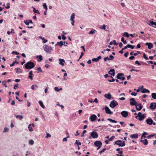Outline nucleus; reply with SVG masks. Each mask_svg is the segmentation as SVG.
Segmentation results:
<instances>
[{
  "label": "nucleus",
  "mask_w": 156,
  "mask_h": 156,
  "mask_svg": "<svg viewBox=\"0 0 156 156\" xmlns=\"http://www.w3.org/2000/svg\"><path fill=\"white\" fill-rule=\"evenodd\" d=\"M29 143L30 144L33 145L34 144V141L32 140H31L29 141Z\"/></svg>",
  "instance_id": "nucleus-40"
},
{
  "label": "nucleus",
  "mask_w": 156,
  "mask_h": 156,
  "mask_svg": "<svg viewBox=\"0 0 156 156\" xmlns=\"http://www.w3.org/2000/svg\"><path fill=\"white\" fill-rule=\"evenodd\" d=\"M75 18V14L73 13L70 17V20L72 21L71 24L73 26L74 25V23L75 22L74 19Z\"/></svg>",
  "instance_id": "nucleus-8"
},
{
  "label": "nucleus",
  "mask_w": 156,
  "mask_h": 156,
  "mask_svg": "<svg viewBox=\"0 0 156 156\" xmlns=\"http://www.w3.org/2000/svg\"><path fill=\"white\" fill-rule=\"evenodd\" d=\"M84 55V53L83 52L81 53V55L79 57V59L78 60V61H79L80 60V59L82 58V57L83 56V55Z\"/></svg>",
  "instance_id": "nucleus-49"
},
{
  "label": "nucleus",
  "mask_w": 156,
  "mask_h": 156,
  "mask_svg": "<svg viewBox=\"0 0 156 156\" xmlns=\"http://www.w3.org/2000/svg\"><path fill=\"white\" fill-rule=\"evenodd\" d=\"M32 8H33V11L34 12V13H37L38 14H40V13L38 12V11H39L38 10H36L35 8H34L33 7H32Z\"/></svg>",
  "instance_id": "nucleus-33"
},
{
  "label": "nucleus",
  "mask_w": 156,
  "mask_h": 156,
  "mask_svg": "<svg viewBox=\"0 0 156 156\" xmlns=\"http://www.w3.org/2000/svg\"><path fill=\"white\" fill-rule=\"evenodd\" d=\"M145 118V116L144 115H141L139 116V118L138 119L139 121H142Z\"/></svg>",
  "instance_id": "nucleus-21"
},
{
  "label": "nucleus",
  "mask_w": 156,
  "mask_h": 156,
  "mask_svg": "<svg viewBox=\"0 0 156 156\" xmlns=\"http://www.w3.org/2000/svg\"><path fill=\"white\" fill-rule=\"evenodd\" d=\"M143 56L144 58L146 60H147L148 59V58H147L146 56V54L145 53L143 54Z\"/></svg>",
  "instance_id": "nucleus-44"
},
{
  "label": "nucleus",
  "mask_w": 156,
  "mask_h": 156,
  "mask_svg": "<svg viewBox=\"0 0 156 156\" xmlns=\"http://www.w3.org/2000/svg\"><path fill=\"white\" fill-rule=\"evenodd\" d=\"M106 150V148H104L101 151H100L99 152V153L101 154L102 153L104 152L105 150Z\"/></svg>",
  "instance_id": "nucleus-45"
},
{
  "label": "nucleus",
  "mask_w": 156,
  "mask_h": 156,
  "mask_svg": "<svg viewBox=\"0 0 156 156\" xmlns=\"http://www.w3.org/2000/svg\"><path fill=\"white\" fill-rule=\"evenodd\" d=\"M119 99L120 100L123 101L125 99V98L123 97L122 98H119Z\"/></svg>",
  "instance_id": "nucleus-61"
},
{
  "label": "nucleus",
  "mask_w": 156,
  "mask_h": 156,
  "mask_svg": "<svg viewBox=\"0 0 156 156\" xmlns=\"http://www.w3.org/2000/svg\"><path fill=\"white\" fill-rule=\"evenodd\" d=\"M147 123L149 125H151L153 124V120L151 119H148L146 120Z\"/></svg>",
  "instance_id": "nucleus-15"
},
{
  "label": "nucleus",
  "mask_w": 156,
  "mask_h": 156,
  "mask_svg": "<svg viewBox=\"0 0 156 156\" xmlns=\"http://www.w3.org/2000/svg\"><path fill=\"white\" fill-rule=\"evenodd\" d=\"M110 60V59L108 57V56L107 57H105L104 58V60L105 61H107V60Z\"/></svg>",
  "instance_id": "nucleus-51"
},
{
  "label": "nucleus",
  "mask_w": 156,
  "mask_h": 156,
  "mask_svg": "<svg viewBox=\"0 0 156 156\" xmlns=\"http://www.w3.org/2000/svg\"><path fill=\"white\" fill-rule=\"evenodd\" d=\"M108 80L110 82H113L115 81V80L114 78H112L111 80L108 79Z\"/></svg>",
  "instance_id": "nucleus-58"
},
{
  "label": "nucleus",
  "mask_w": 156,
  "mask_h": 156,
  "mask_svg": "<svg viewBox=\"0 0 156 156\" xmlns=\"http://www.w3.org/2000/svg\"><path fill=\"white\" fill-rule=\"evenodd\" d=\"M43 6L45 9V10H46V11H47L48 9V8L46 3H44L43 4Z\"/></svg>",
  "instance_id": "nucleus-38"
},
{
  "label": "nucleus",
  "mask_w": 156,
  "mask_h": 156,
  "mask_svg": "<svg viewBox=\"0 0 156 156\" xmlns=\"http://www.w3.org/2000/svg\"><path fill=\"white\" fill-rule=\"evenodd\" d=\"M115 136H112L111 137H110L109 140L110 141H112L115 138Z\"/></svg>",
  "instance_id": "nucleus-47"
},
{
  "label": "nucleus",
  "mask_w": 156,
  "mask_h": 156,
  "mask_svg": "<svg viewBox=\"0 0 156 156\" xmlns=\"http://www.w3.org/2000/svg\"><path fill=\"white\" fill-rule=\"evenodd\" d=\"M12 54H15L16 55H18L19 54V53L17 52H16V51H13L12 52Z\"/></svg>",
  "instance_id": "nucleus-62"
},
{
  "label": "nucleus",
  "mask_w": 156,
  "mask_h": 156,
  "mask_svg": "<svg viewBox=\"0 0 156 156\" xmlns=\"http://www.w3.org/2000/svg\"><path fill=\"white\" fill-rule=\"evenodd\" d=\"M119 46L120 48L122 47L123 46V44L121 42H120L119 44Z\"/></svg>",
  "instance_id": "nucleus-63"
},
{
  "label": "nucleus",
  "mask_w": 156,
  "mask_h": 156,
  "mask_svg": "<svg viewBox=\"0 0 156 156\" xmlns=\"http://www.w3.org/2000/svg\"><path fill=\"white\" fill-rule=\"evenodd\" d=\"M123 36L128 38L129 37V34L126 32H125L123 34Z\"/></svg>",
  "instance_id": "nucleus-32"
},
{
  "label": "nucleus",
  "mask_w": 156,
  "mask_h": 156,
  "mask_svg": "<svg viewBox=\"0 0 156 156\" xmlns=\"http://www.w3.org/2000/svg\"><path fill=\"white\" fill-rule=\"evenodd\" d=\"M63 43L62 41H60V42H58L57 44L55 45V46L59 45L60 47H61L63 45Z\"/></svg>",
  "instance_id": "nucleus-23"
},
{
  "label": "nucleus",
  "mask_w": 156,
  "mask_h": 156,
  "mask_svg": "<svg viewBox=\"0 0 156 156\" xmlns=\"http://www.w3.org/2000/svg\"><path fill=\"white\" fill-rule=\"evenodd\" d=\"M18 84H16L14 85L13 88L14 89H16V88H18Z\"/></svg>",
  "instance_id": "nucleus-50"
},
{
  "label": "nucleus",
  "mask_w": 156,
  "mask_h": 156,
  "mask_svg": "<svg viewBox=\"0 0 156 156\" xmlns=\"http://www.w3.org/2000/svg\"><path fill=\"white\" fill-rule=\"evenodd\" d=\"M115 144H116L119 147H123L125 145V141L120 140H118L115 142Z\"/></svg>",
  "instance_id": "nucleus-3"
},
{
  "label": "nucleus",
  "mask_w": 156,
  "mask_h": 156,
  "mask_svg": "<svg viewBox=\"0 0 156 156\" xmlns=\"http://www.w3.org/2000/svg\"><path fill=\"white\" fill-rule=\"evenodd\" d=\"M102 145V143L99 141H97L94 142V145L99 147H101Z\"/></svg>",
  "instance_id": "nucleus-10"
},
{
  "label": "nucleus",
  "mask_w": 156,
  "mask_h": 156,
  "mask_svg": "<svg viewBox=\"0 0 156 156\" xmlns=\"http://www.w3.org/2000/svg\"><path fill=\"white\" fill-rule=\"evenodd\" d=\"M43 48L44 49V50L47 53H51V51L52 49V47L48 46L46 44L44 45Z\"/></svg>",
  "instance_id": "nucleus-2"
},
{
  "label": "nucleus",
  "mask_w": 156,
  "mask_h": 156,
  "mask_svg": "<svg viewBox=\"0 0 156 156\" xmlns=\"http://www.w3.org/2000/svg\"><path fill=\"white\" fill-rule=\"evenodd\" d=\"M55 90L57 91H59V89H58V88L57 87H55L54 88Z\"/></svg>",
  "instance_id": "nucleus-59"
},
{
  "label": "nucleus",
  "mask_w": 156,
  "mask_h": 156,
  "mask_svg": "<svg viewBox=\"0 0 156 156\" xmlns=\"http://www.w3.org/2000/svg\"><path fill=\"white\" fill-rule=\"evenodd\" d=\"M95 30L92 29L90 31V32L89 33V34H94L95 33Z\"/></svg>",
  "instance_id": "nucleus-29"
},
{
  "label": "nucleus",
  "mask_w": 156,
  "mask_h": 156,
  "mask_svg": "<svg viewBox=\"0 0 156 156\" xmlns=\"http://www.w3.org/2000/svg\"><path fill=\"white\" fill-rule=\"evenodd\" d=\"M145 45H147L149 49H151L153 47V44L151 43H146Z\"/></svg>",
  "instance_id": "nucleus-17"
},
{
  "label": "nucleus",
  "mask_w": 156,
  "mask_h": 156,
  "mask_svg": "<svg viewBox=\"0 0 156 156\" xmlns=\"http://www.w3.org/2000/svg\"><path fill=\"white\" fill-rule=\"evenodd\" d=\"M59 64L60 65L62 66H64V64L63 63V62H65V60L63 59H59Z\"/></svg>",
  "instance_id": "nucleus-20"
},
{
  "label": "nucleus",
  "mask_w": 156,
  "mask_h": 156,
  "mask_svg": "<svg viewBox=\"0 0 156 156\" xmlns=\"http://www.w3.org/2000/svg\"><path fill=\"white\" fill-rule=\"evenodd\" d=\"M16 72L18 73H21V70L20 68H17L15 69Z\"/></svg>",
  "instance_id": "nucleus-28"
},
{
  "label": "nucleus",
  "mask_w": 156,
  "mask_h": 156,
  "mask_svg": "<svg viewBox=\"0 0 156 156\" xmlns=\"http://www.w3.org/2000/svg\"><path fill=\"white\" fill-rule=\"evenodd\" d=\"M97 118L96 115H91L90 117V120L91 121L93 122Z\"/></svg>",
  "instance_id": "nucleus-14"
},
{
  "label": "nucleus",
  "mask_w": 156,
  "mask_h": 156,
  "mask_svg": "<svg viewBox=\"0 0 156 156\" xmlns=\"http://www.w3.org/2000/svg\"><path fill=\"white\" fill-rule=\"evenodd\" d=\"M91 136L94 138H97L98 137V135L97 133L95 132H93L91 133Z\"/></svg>",
  "instance_id": "nucleus-13"
},
{
  "label": "nucleus",
  "mask_w": 156,
  "mask_h": 156,
  "mask_svg": "<svg viewBox=\"0 0 156 156\" xmlns=\"http://www.w3.org/2000/svg\"><path fill=\"white\" fill-rule=\"evenodd\" d=\"M147 133L144 132L143 133L142 136H144V138H146V136H145V135H147Z\"/></svg>",
  "instance_id": "nucleus-56"
},
{
  "label": "nucleus",
  "mask_w": 156,
  "mask_h": 156,
  "mask_svg": "<svg viewBox=\"0 0 156 156\" xmlns=\"http://www.w3.org/2000/svg\"><path fill=\"white\" fill-rule=\"evenodd\" d=\"M9 130V129L8 128L5 127L4 128V130H3V132L4 133H5L7 132H8Z\"/></svg>",
  "instance_id": "nucleus-41"
},
{
  "label": "nucleus",
  "mask_w": 156,
  "mask_h": 156,
  "mask_svg": "<svg viewBox=\"0 0 156 156\" xmlns=\"http://www.w3.org/2000/svg\"><path fill=\"white\" fill-rule=\"evenodd\" d=\"M154 136V135L151 134V135H150L148 136L147 137V138L148 139H149V138H151V137H153V136Z\"/></svg>",
  "instance_id": "nucleus-53"
},
{
  "label": "nucleus",
  "mask_w": 156,
  "mask_h": 156,
  "mask_svg": "<svg viewBox=\"0 0 156 156\" xmlns=\"http://www.w3.org/2000/svg\"><path fill=\"white\" fill-rule=\"evenodd\" d=\"M138 135L137 134H134L130 136V137H131L132 138H137L138 137Z\"/></svg>",
  "instance_id": "nucleus-25"
},
{
  "label": "nucleus",
  "mask_w": 156,
  "mask_h": 156,
  "mask_svg": "<svg viewBox=\"0 0 156 156\" xmlns=\"http://www.w3.org/2000/svg\"><path fill=\"white\" fill-rule=\"evenodd\" d=\"M137 93H135V92H133L132 93H131V95H133V96H136V95H137Z\"/></svg>",
  "instance_id": "nucleus-55"
},
{
  "label": "nucleus",
  "mask_w": 156,
  "mask_h": 156,
  "mask_svg": "<svg viewBox=\"0 0 156 156\" xmlns=\"http://www.w3.org/2000/svg\"><path fill=\"white\" fill-rule=\"evenodd\" d=\"M107 120L110 122H113V123H116L117 122L116 121L114 120H113L111 119L110 118H108Z\"/></svg>",
  "instance_id": "nucleus-34"
},
{
  "label": "nucleus",
  "mask_w": 156,
  "mask_h": 156,
  "mask_svg": "<svg viewBox=\"0 0 156 156\" xmlns=\"http://www.w3.org/2000/svg\"><path fill=\"white\" fill-rule=\"evenodd\" d=\"M31 125V124H30L28 126V128L29 130L30 131L32 132V131H33V129L32 128L30 127Z\"/></svg>",
  "instance_id": "nucleus-36"
},
{
  "label": "nucleus",
  "mask_w": 156,
  "mask_h": 156,
  "mask_svg": "<svg viewBox=\"0 0 156 156\" xmlns=\"http://www.w3.org/2000/svg\"><path fill=\"white\" fill-rule=\"evenodd\" d=\"M104 97L108 99H110L112 98V96L110 93L105 94Z\"/></svg>",
  "instance_id": "nucleus-19"
},
{
  "label": "nucleus",
  "mask_w": 156,
  "mask_h": 156,
  "mask_svg": "<svg viewBox=\"0 0 156 156\" xmlns=\"http://www.w3.org/2000/svg\"><path fill=\"white\" fill-rule=\"evenodd\" d=\"M135 47V46L129 44H128L127 45V47H128V48H130L132 49L134 48Z\"/></svg>",
  "instance_id": "nucleus-35"
},
{
  "label": "nucleus",
  "mask_w": 156,
  "mask_h": 156,
  "mask_svg": "<svg viewBox=\"0 0 156 156\" xmlns=\"http://www.w3.org/2000/svg\"><path fill=\"white\" fill-rule=\"evenodd\" d=\"M15 63H16L17 64H18L19 63L18 62H17L16 61H13L12 62V64H11L10 65V67H12L14 66V64H15Z\"/></svg>",
  "instance_id": "nucleus-37"
},
{
  "label": "nucleus",
  "mask_w": 156,
  "mask_h": 156,
  "mask_svg": "<svg viewBox=\"0 0 156 156\" xmlns=\"http://www.w3.org/2000/svg\"><path fill=\"white\" fill-rule=\"evenodd\" d=\"M106 27V26L105 25V24H103L102 27L100 28L101 29H103L104 30H105V28Z\"/></svg>",
  "instance_id": "nucleus-43"
},
{
  "label": "nucleus",
  "mask_w": 156,
  "mask_h": 156,
  "mask_svg": "<svg viewBox=\"0 0 156 156\" xmlns=\"http://www.w3.org/2000/svg\"><path fill=\"white\" fill-rule=\"evenodd\" d=\"M101 56H99L97 58H94L92 59V61L93 62H98L99 60L101 59Z\"/></svg>",
  "instance_id": "nucleus-16"
},
{
  "label": "nucleus",
  "mask_w": 156,
  "mask_h": 156,
  "mask_svg": "<svg viewBox=\"0 0 156 156\" xmlns=\"http://www.w3.org/2000/svg\"><path fill=\"white\" fill-rule=\"evenodd\" d=\"M128 55V52H127L125 54L124 56L125 57H127Z\"/></svg>",
  "instance_id": "nucleus-64"
},
{
  "label": "nucleus",
  "mask_w": 156,
  "mask_h": 156,
  "mask_svg": "<svg viewBox=\"0 0 156 156\" xmlns=\"http://www.w3.org/2000/svg\"><path fill=\"white\" fill-rule=\"evenodd\" d=\"M136 109L138 111H140L142 108L143 106L140 104H137L136 105Z\"/></svg>",
  "instance_id": "nucleus-12"
},
{
  "label": "nucleus",
  "mask_w": 156,
  "mask_h": 156,
  "mask_svg": "<svg viewBox=\"0 0 156 156\" xmlns=\"http://www.w3.org/2000/svg\"><path fill=\"white\" fill-rule=\"evenodd\" d=\"M62 39L65 40L66 39V37L64 36V35H62Z\"/></svg>",
  "instance_id": "nucleus-60"
},
{
  "label": "nucleus",
  "mask_w": 156,
  "mask_h": 156,
  "mask_svg": "<svg viewBox=\"0 0 156 156\" xmlns=\"http://www.w3.org/2000/svg\"><path fill=\"white\" fill-rule=\"evenodd\" d=\"M141 92L143 93H149L150 92V91L145 88H143L141 91Z\"/></svg>",
  "instance_id": "nucleus-22"
},
{
  "label": "nucleus",
  "mask_w": 156,
  "mask_h": 156,
  "mask_svg": "<svg viewBox=\"0 0 156 156\" xmlns=\"http://www.w3.org/2000/svg\"><path fill=\"white\" fill-rule=\"evenodd\" d=\"M144 145H147L148 144V141L147 139H144V140L141 141Z\"/></svg>",
  "instance_id": "nucleus-24"
},
{
  "label": "nucleus",
  "mask_w": 156,
  "mask_h": 156,
  "mask_svg": "<svg viewBox=\"0 0 156 156\" xmlns=\"http://www.w3.org/2000/svg\"><path fill=\"white\" fill-rule=\"evenodd\" d=\"M130 101V104L132 105H136L137 104L136 102L135 101L134 98H131L129 100Z\"/></svg>",
  "instance_id": "nucleus-6"
},
{
  "label": "nucleus",
  "mask_w": 156,
  "mask_h": 156,
  "mask_svg": "<svg viewBox=\"0 0 156 156\" xmlns=\"http://www.w3.org/2000/svg\"><path fill=\"white\" fill-rule=\"evenodd\" d=\"M108 73L112 76H114L115 75V70L113 69H110Z\"/></svg>",
  "instance_id": "nucleus-18"
},
{
  "label": "nucleus",
  "mask_w": 156,
  "mask_h": 156,
  "mask_svg": "<svg viewBox=\"0 0 156 156\" xmlns=\"http://www.w3.org/2000/svg\"><path fill=\"white\" fill-rule=\"evenodd\" d=\"M25 68L27 69H30L35 66L34 63L31 62H28L25 65Z\"/></svg>",
  "instance_id": "nucleus-1"
},
{
  "label": "nucleus",
  "mask_w": 156,
  "mask_h": 156,
  "mask_svg": "<svg viewBox=\"0 0 156 156\" xmlns=\"http://www.w3.org/2000/svg\"><path fill=\"white\" fill-rule=\"evenodd\" d=\"M121 114L123 117L126 118L128 116V112L127 111H124L121 112Z\"/></svg>",
  "instance_id": "nucleus-9"
},
{
  "label": "nucleus",
  "mask_w": 156,
  "mask_h": 156,
  "mask_svg": "<svg viewBox=\"0 0 156 156\" xmlns=\"http://www.w3.org/2000/svg\"><path fill=\"white\" fill-rule=\"evenodd\" d=\"M76 144L78 146H79V145H81V142H79L78 140H76V142L75 143V144Z\"/></svg>",
  "instance_id": "nucleus-39"
},
{
  "label": "nucleus",
  "mask_w": 156,
  "mask_h": 156,
  "mask_svg": "<svg viewBox=\"0 0 156 156\" xmlns=\"http://www.w3.org/2000/svg\"><path fill=\"white\" fill-rule=\"evenodd\" d=\"M37 58H38L39 60H38V61L40 62L42 60V56L41 55H37L36 57Z\"/></svg>",
  "instance_id": "nucleus-31"
},
{
  "label": "nucleus",
  "mask_w": 156,
  "mask_h": 156,
  "mask_svg": "<svg viewBox=\"0 0 156 156\" xmlns=\"http://www.w3.org/2000/svg\"><path fill=\"white\" fill-rule=\"evenodd\" d=\"M39 105H40L43 108H45V106H44V105H43V104L42 102L41 101H39Z\"/></svg>",
  "instance_id": "nucleus-26"
},
{
  "label": "nucleus",
  "mask_w": 156,
  "mask_h": 156,
  "mask_svg": "<svg viewBox=\"0 0 156 156\" xmlns=\"http://www.w3.org/2000/svg\"><path fill=\"white\" fill-rule=\"evenodd\" d=\"M124 74L122 73H119L116 76V77L118 79L120 80H124L125 79V78L122 76Z\"/></svg>",
  "instance_id": "nucleus-5"
},
{
  "label": "nucleus",
  "mask_w": 156,
  "mask_h": 156,
  "mask_svg": "<svg viewBox=\"0 0 156 156\" xmlns=\"http://www.w3.org/2000/svg\"><path fill=\"white\" fill-rule=\"evenodd\" d=\"M151 96L154 99H156V93H153L151 94Z\"/></svg>",
  "instance_id": "nucleus-30"
},
{
  "label": "nucleus",
  "mask_w": 156,
  "mask_h": 156,
  "mask_svg": "<svg viewBox=\"0 0 156 156\" xmlns=\"http://www.w3.org/2000/svg\"><path fill=\"white\" fill-rule=\"evenodd\" d=\"M113 44L115 45H117L118 44L116 43L115 40H114L113 41Z\"/></svg>",
  "instance_id": "nucleus-54"
},
{
  "label": "nucleus",
  "mask_w": 156,
  "mask_h": 156,
  "mask_svg": "<svg viewBox=\"0 0 156 156\" xmlns=\"http://www.w3.org/2000/svg\"><path fill=\"white\" fill-rule=\"evenodd\" d=\"M118 105V103L115 100H113L111 102L109 106L111 108H114Z\"/></svg>",
  "instance_id": "nucleus-4"
},
{
  "label": "nucleus",
  "mask_w": 156,
  "mask_h": 156,
  "mask_svg": "<svg viewBox=\"0 0 156 156\" xmlns=\"http://www.w3.org/2000/svg\"><path fill=\"white\" fill-rule=\"evenodd\" d=\"M51 136V135L48 133H47L46 134V136L45 137L46 138H48V137H50Z\"/></svg>",
  "instance_id": "nucleus-57"
},
{
  "label": "nucleus",
  "mask_w": 156,
  "mask_h": 156,
  "mask_svg": "<svg viewBox=\"0 0 156 156\" xmlns=\"http://www.w3.org/2000/svg\"><path fill=\"white\" fill-rule=\"evenodd\" d=\"M7 6L5 7L6 9H9L10 8V5L9 3H7L6 4Z\"/></svg>",
  "instance_id": "nucleus-52"
},
{
  "label": "nucleus",
  "mask_w": 156,
  "mask_h": 156,
  "mask_svg": "<svg viewBox=\"0 0 156 156\" xmlns=\"http://www.w3.org/2000/svg\"><path fill=\"white\" fill-rule=\"evenodd\" d=\"M150 108L152 110L156 108V103L154 102H153L150 104Z\"/></svg>",
  "instance_id": "nucleus-11"
},
{
  "label": "nucleus",
  "mask_w": 156,
  "mask_h": 156,
  "mask_svg": "<svg viewBox=\"0 0 156 156\" xmlns=\"http://www.w3.org/2000/svg\"><path fill=\"white\" fill-rule=\"evenodd\" d=\"M15 116L16 118H19V119L20 120H22L23 118V116H22L20 115H15Z\"/></svg>",
  "instance_id": "nucleus-27"
},
{
  "label": "nucleus",
  "mask_w": 156,
  "mask_h": 156,
  "mask_svg": "<svg viewBox=\"0 0 156 156\" xmlns=\"http://www.w3.org/2000/svg\"><path fill=\"white\" fill-rule=\"evenodd\" d=\"M149 22H150V23L152 25H155V26H156V22H153V21H151V20H150L149 21Z\"/></svg>",
  "instance_id": "nucleus-42"
},
{
  "label": "nucleus",
  "mask_w": 156,
  "mask_h": 156,
  "mask_svg": "<svg viewBox=\"0 0 156 156\" xmlns=\"http://www.w3.org/2000/svg\"><path fill=\"white\" fill-rule=\"evenodd\" d=\"M87 132V131L85 130H83V132L82 133V135L81 136V137H83L84 136V134L86 133Z\"/></svg>",
  "instance_id": "nucleus-48"
},
{
  "label": "nucleus",
  "mask_w": 156,
  "mask_h": 156,
  "mask_svg": "<svg viewBox=\"0 0 156 156\" xmlns=\"http://www.w3.org/2000/svg\"><path fill=\"white\" fill-rule=\"evenodd\" d=\"M103 110L105 109L106 112L107 114H112L113 113V112H111L109 108L107 106H105V108H103Z\"/></svg>",
  "instance_id": "nucleus-7"
},
{
  "label": "nucleus",
  "mask_w": 156,
  "mask_h": 156,
  "mask_svg": "<svg viewBox=\"0 0 156 156\" xmlns=\"http://www.w3.org/2000/svg\"><path fill=\"white\" fill-rule=\"evenodd\" d=\"M24 23H25L28 26L29 25V21H28V20H27V21L24 20Z\"/></svg>",
  "instance_id": "nucleus-46"
}]
</instances>
